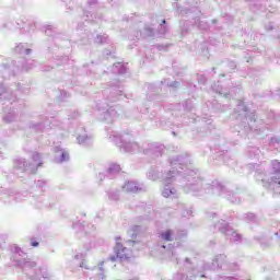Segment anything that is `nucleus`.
I'll return each instance as SVG.
<instances>
[{"label": "nucleus", "mask_w": 280, "mask_h": 280, "mask_svg": "<svg viewBox=\"0 0 280 280\" xmlns=\"http://www.w3.org/2000/svg\"><path fill=\"white\" fill-rule=\"evenodd\" d=\"M115 253L116 256H110V261H117V259H120V261H126L132 257V250L128 249L127 247H124V244H121V238H116V246H115Z\"/></svg>", "instance_id": "nucleus-1"}, {"label": "nucleus", "mask_w": 280, "mask_h": 280, "mask_svg": "<svg viewBox=\"0 0 280 280\" xmlns=\"http://www.w3.org/2000/svg\"><path fill=\"white\" fill-rule=\"evenodd\" d=\"M161 238L164 240V242H172V231L167 230L161 233Z\"/></svg>", "instance_id": "nucleus-2"}, {"label": "nucleus", "mask_w": 280, "mask_h": 280, "mask_svg": "<svg viewBox=\"0 0 280 280\" xmlns=\"http://www.w3.org/2000/svg\"><path fill=\"white\" fill-rule=\"evenodd\" d=\"M32 246H34V247L38 246V242H33Z\"/></svg>", "instance_id": "nucleus-3"}, {"label": "nucleus", "mask_w": 280, "mask_h": 280, "mask_svg": "<svg viewBox=\"0 0 280 280\" xmlns=\"http://www.w3.org/2000/svg\"><path fill=\"white\" fill-rule=\"evenodd\" d=\"M162 25H165V20L162 21Z\"/></svg>", "instance_id": "nucleus-4"}]
</instances>
